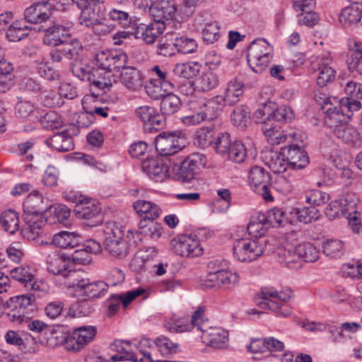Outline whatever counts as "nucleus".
Returning <instances> with one entry per match:
<instances>
[{"label": "nucleus", "instance_id": "nucleus-1", "mask_svg": "<svg viewBox=\"0 0 362 362\" xmlns=\"http://www.w3.org/2000/svg\"><path fill=\"white\" fill-rule=\"evenodd\" d=\"M204 310L199 307L193 314L189 324L183 325L180 322L171 325L168 329L170 332H183L190 331L197 327L202 333V339L207 346L216 348H223L228 341V332L221 327H211L207 320L204 319Z\"/></svg>", "mask_w": 362, "mask_h": 362}, {"label": "nucleus", "instance_id": "nucleus-2", "mask_svg": "<svg viewBox=\"0 0 362 362\" xmlns=\"http://www.w3.org/2000/svg\"><path fill=\"white\" fill-rule=\"evenodd\" d=\"M35 297L33 294H23L10 298L6 300L8 311L6 314L7 320L14 325L28 322V327L33 332H40L47 325L38 320L30 321L31 315L36 308Z\"/></svg>", "mask_w": 362, "mask_h": 362}, {"label": "nucleus", "instance_id": "nucleus-3", "mask_svg": "<svg viewBox=\"0 0 362 362\" xmlns=\"http://www.w3.org/2000/svg\"><path fill=\"white\" fill-rule=\"evenodd\" d=\"M128 57L124 52L109 50L101 51L95 55L94 64L97 66L98 79L93 80V86L105 93L112 87L111 74L124 69Z\"/></svg>", "mask_w": 362, "mask_h": 362}, {"label": "nucleus", "instance_id": "nucleus-4", "mask_svg": "<svg viewBox=\"0 0 362 362\" xmlns=\"http://www.w3.org/2000/svg\"><path fill=\"white\" fill-rule=\"evenodd\" d=\"M211 237V233L206 228H199L193 234H182L170 241V247L175 254L181 257H194L203 253L200 241Z\"/></svg>", "mask_w": 362, "mask_h": 362}, {"label": "nucleus", "instance_id": "nucleus-5", "mask_svg": "<svg viewBox=\"0 0 362 362\" xmlns=\"http://www.w3.org/2000/svg\"><path fill=\"white\" fill-rule=\"evenodd\" d=\"M105 250L112 257L122 259L129 254L127 241L124 239V230L115 221L107 222L103 226Z\"/></svg>", "mask_w": 362, "mask_h": 362}, {"label": "nucleus", "instance_id": "nucleus-6", "mask_svg": "<svg viewBox=\"0 0 362 362\" xmlns=\"http://www.w3.org/2000/svg\"><path fill=\"white\" fill-rule=\"evenodd\" d=\"M73 23L69 21H59L50 18L43 25L35 28L37 32H43V43L57 47L71 37Z\"/></svg>", "mask_w": 362, "mask_h": 362}, {"label": "nucleus", "instance_id": "nucleus-7", "mask_svg": "<svg viewBox=\"0 0 362 362\" xmlns=\"http://www.w3.org/2000/svg\"><path fill=\"white\" fill-rule=\"evenodd\" d=\"M291 294V290L278 292L273 288H264L261 291L262 300L258 304L261 308L270 310L278 315L286 317L291 313V309L286 305Z\"/></svg>", "mask_w": 362, "mask_h": 362}, {"label": "nucleus", "instance_id": "nucleus-8", "mask_svg": "<svg viewBox=\"0 0 362 362\" xmlns=\"http://www.w3.org/2000/svg\"><path fill=\"white\" fill-rule=\"evenodd\" d=\"M272 47L264 39L255 40L247 48V61L255 73H262L268 66L271 59Z\"/></svg>", "mask_w": 362, "mask_h": 362}, {"label": "nucleus", "instance_id": "nucleus-9", "mask_svg": "<svg viewBox=\"0 0 362 362\" xmlns=\"http://www.w3.org/2000/svg\"><path fill=\"white\" fill-rule=\"evenodd\" d=\"M214 149L217 153L223 157L228 158L236 163H243L246 156V148L241 141L231 142L228 133H222L219 135L215 143Z\"/></svg>", "mask_w": 362, "mask_h": 362}, {"label": "nucleus", "instance_id": "nucleus-10", "mask_svg": "<svg viewBox=\"0 0 362 362\" xmlns=\"http://www.w3.org/2000/svg\"><path fill=\"white\" fill-rule=\"evenodd\" d=\"M206 165L204 155L195 153L185 158L179 165L175 164L173 168L175 178L182 182H194L195 175L201 167Z\"/></svg>", "mask_w": 362, "mask_h": 362}, {"label": "nucleus", "instance_id": "nucleus-11", "mask_svg": "<svg viewBox=\"0 0 362 362\" xmlns=\"http://www.w3.org/2000/svg\"><path fill=\"white\" fill-rule=\"evenodd\" d=\"M153 21L165 25L172 20H185L189 16H184L180 12L175 0H158L150 8Z\"/></svg>", "mask_w": 362, "mask_h": 362}, {"label": "nucleus", "instance_id": "nucleus-12", "mask_svg": "<svg viewBox=\"0 0 362 362\" xmlns=\"http://www.w3.org/2000/svg\"><path fill=\"white\" fill-rule=\"evenodd\" d=\"M337 201L342 209V216L349 219V225L353 232L359 233L361 223L356 211L359 201L357 194L354 192L344 189Z\"/></svg>", "mask_w": 362, "mask_h": 362}, {"label": "nucleus", "instance_id": "nucleus-13", "mask_svg": "<svg viewBox=\"0 0 362 362\" xmlns=\"http://www.w3.org/2000/svg\"><path fill=\"white\" fill-rule=\"evenodd\" d=\"M233 252L234 257L240 262H252L263 254L264 247L257 240L240 238L234 242Z\"/></svg>", "mask_w": 362, "mask_h": 362}, {"label": "nucleus", "instance_id": "nucleus-14", "mask_svg": "<svg viewBox=\"0 0 362 362\" xmlns=\"http://www.w3.org/2000/svg\"><path fill=\"white\" fill-rule=\"evenodd\" d=\"M361 108V103L357 98L342 99L339 106L329 107L326 110L325 122L328 125L334 124V122H343L349 119L351 115L349 112L357 111Z\"/></svg>", "mask_w": 362, "mask_h": 362}, {"label": "nucleus", "instance_id": "nucleus-15", "mask_svg": "<svg viewBox=\"0 0 362 362\" xmlns=\"http://www.w3.org/2000/svg\"><path fill=\"white\" fill-rule=\"evenodd\" d=\"M248 181L252 189L259 194L265 202H269L273 200L268 185L269 174L264 168L253 166L249 172Z\"/></svg>", "mask_w": 362, "mask_h": 362}, {"label": "nucleus", "instance_id": "nucleus-16", "mask_svg": "<svg viewBox=\"0 0 362 362\" xmlns=\"http://www.w3.org/2000/svg\"><path fill=\"white\" fill-rule=\"evenodd\" d=\"M155 146L160 156L167 157L181 151L185 147V140L173 133L162 132L156 136Z\"/></svg>", "mask_w": 362, "mask_h": 362}, {"label": "nucleus", "instance_id": "nucleus-17", "mask_svg": "<svg viewBox=\"0 0 362 362\" xmlns=\"http://www.w3.org/2000/svg\"><path fill=\"white\" fill-rule=\"evenodd\" d=\"M238 281L239 276L237 273L220 269L209 272L204 280V285L208 288L230 289L233 288Z\"/></svg>", "mask_w": 362, "mask_h": 362}, {"label": "nucleus", "instance_id": "nucleus-18", "mask_svg": "<svg viewBox=\"0 0 362 362\" xmlns=\"http://www.w3.org/2000/svg\"><path fill=\"white\" fill-rule=\"evenodd\" d=\"M333 124L329 126L334 127L333 132L337 139L349 146H361L362 139L360 133L356 128L348 123L347 119L343 122H334Z\"/></svg>", "mask_w": 362, "mask_h": 362}, {"label": "nucleus", "instance_id": "nucleus-19", "mask_svg": "<svg viewBox=\"0 0 362 362\" xmlns=\"http://www.w3.org/2000/svg\"><path fill=\"white\" fill-rule=\"evenodd\" d=\"M78 134V130L75 125H71L68 129L47 139L45 143L57 151H69L74 148L73 136Z\"/></svg>", "mask_w": 362, "mask_h": 362}, {"label": "nucleus", "instance_id": "nucleus-20", "mask_svg": "<svg viewBox=\"0 0 362 362\" xmlns=\"http://www.w3.org/2000/svg\"><path fill=\"white\" fill-rule=\"evenodd\" d=\"M77 7L81 9L79 23L86 27H90L100 24V21H105L104 9L101 6H96L87 2L80 4L77 0H71Z\"/></svg>", "mask_w": 362, "mask_h": 362}, {"label": "nucleus", "instance_id": "nucleus-21", "mask_svg": "<svg viewBox=\"0 0 362 362\" xmlns=\"http://www.w3.org/2000/svg\"><path fill=\"white\" fill-rule=\"evenodd\" d=\"M52 10L50 6L47 8L43 4L36 2L25 10L24 19L23 20L27 24H33V29L35 30L36 28L43 25L44 23H47L51 18Z\"/></svg>", "mask_w": 362, "mask_h": 362}, {"label": "nucleus", "instance_id": "nucleus-22", "mask_svg": "<svg viewBox=\"0 0 362 362\" xmlns=\"http://www.w3.org/2000/svg\"><path fill=\"white\" fill-rule=\"evenodd\" d=\"M47 271L54 275L68 276L73 270L69 255L54 251L49 254L46 259Z\"/></svg>", "mask_w": 362, "mask_h": 362}, {"label": "nucleus", "instance_id": "nucleus-23", "mask_svg": "<svg viewBox=\"0 0 362 362\" xmlns=\"http://www.w3.org/2000/svg\"><path fill=\"white\" fill-rule=\"evenodd\" d=\"M102 208L96 201L86 199L81 204L76 206L74 212L79 219L92 221L91 226H97L101 222Z\"/></svg>", "mask_w": 362, "mask_h": 362}, {"label": "nucleus", "instance_id": "nucleus-24", "mask_svg": "<svg viewBox=\"0 0 362 362\" xmlns=\"http://www.w3.org/2000/svg\"><path fill=\"white\" fill-rule=\"evenodd\" d=\"M281 148L282 155L286 157L291 168L303 169L309 163V157L307 153L299 145L291 144Z\"/></svg>", "mask_w": 362, "mask_h": 362}, {"label": "nucleus", "instance_id": "nucleus-25", "mask_svg": "<svg viewBox=\"0 0 362 362\" xmlns=\"http://www.w3.org/2000/svg\"><path fill=\"white\" fill-rule=\"evenodd\" d=\"M69 255L70 262L75 264H88L92 260V255L100 250V245L93 240H89L83 244L79 243V246Z\"/></svg>", "mask_w": 362, "mask_h": 362}, {"label": "nucleus", "instance_id": "nucleus-26", "mask_svg": "<svg viewBox=\"0 0 362 362\" xmlns=\"http://www.w3.org/2000/svg\"><path fill=\"white\" fill-rule=\"evenodd\" d=\"M332 59L324 54L317 58L316 69L317 76L316 83L320 87H325L335 79L336 71L330 66Z\"/></svg>", "mask_w": 362, "mask_h": 362}, {"label": "nucleus", "instance_id": "nucleus-27", "mask_svg": "<svg viewBox=\"0 0 362 362\" xmlns=\"http://www.w3.org/2000/svg\"><path fill=\"white\" fill-rule=\"evenodd\" d=\"M169 165L164 160L161 156H156L155 158H147L142 162L143 170L151 177L163 180L169 171Z\"/></svg>", "mask_w": 362, "mask_h": 362}, {"label": "nucleus", "instance_id": "nucleus-28", "mask_svg": "<svg viewBox=\"0 0 362 362\" xmlns=\"http://www.w3.org/2000/svg\"><path fill=\"white\" fill-rule=\"evenodd\" d=\"M76 291L87 298H100L105 296L108 287L107 283L103 281L88 282L81 279L76 285Z\"/></svg>", "mask_w": 362, "mask_h": 362}, {"label": "nucleus", "instance_id": "nucleus-29", "mask_svg": "<svg viewBox=\"0 0 362 362\" xmlns=\"http://www.w3.org/2000/svg\"><path fill=\"white\" fill-rule=\"evenodd\" d=\"M191 91L197 90L201 92L209 91L215 88L218 83V76L208 70L203 71L194 81H187Z\"/></svg>", "mask_w": 362, "mask_h": 362}, {"label": "nucleus", "instance_id": "nucleus-30", "mask_svg": "<svg viewBox=\"0 0 362 362\" xmlns=\"http://www.w3.org/2000/svg\"><path fill=\"white\" fill-rule=\"evenodd\" d=\"M49 209L47 204H45V199L40 194H31L23 202V216H36L42 218L43 213Z\"/></svg>", "mask_w": 362, "mask_h": 362}, {"label": "nucleus", "instance_id": "nucleus-31", "mask_svg": "<svg viewBox=\"0 0 362 362\" xmlns=\"http://www.w3.org/2000/svg\"><path fill=\"white\" fill-rule=\"evenodd\" d=\"M25 225L21 230L23 237L28 240H35L44 233L45 221L36 216H24Z\"/></svg>", "mask_w": 362, "mask_h": 362}, {"label": "nucleus", "instance_id": "nucleus-32", "mask_svg": "<svg viewBox=\"0 0 362 362\" xmlns=\"http://www.w3.org/2000/svg\"><path fill=\"white\" fill-rule=\"evenodd\" d=\"M204 16H207L206 13H203L198 15L195 18V22L203 26L202 28V38L207 44H213L220 37V26L217 21H207L206 18L204 19Z\"/></svg>", "mask_w": 362, "mask_h": 362}, {"label": "nucleus", "instance_id": "nucleus-33", "mask_svg": "<svg viewBox=\"0 0 362 362\" xmlns=\"http://www.w3.org/2000/svg\"><path fill=\"white\" fill-rule=\"evenodd\" d=\"M165 29L163 23L153 21V23L148 25L141 24L138 26L136 35L137 37H141L146 44H152Z\"/></svg>", "mask_w": 362, "mask_h": 362}, {"label": "nucleus", "instance_id": "nucleus-34", "mask_svg": "<svg viewBox=\"0 0 362 362\" xmlns=\"http://www.w3.org/2000/svg\"><path fill=\"white\" fill-rule=\"evenodd\" d=\"M120 76L121 83L129 90L136 91L144 86V77L136 68H124Z\"/></svg>", "mask_w": 362, "mask_h": 362}, {"label": "nucleus", "instance_id": "nucleus-35", "mask_svg": "<svg viewBox=\"0 0 362 362\" xmlns=\"http://www.w3.org/2000/svg\"><path fill=\"white\" fill-rule=\"evenodd\" d=\"M71 71L73 74L80 80L90 81L91 91H93L94 88H97L96 86H93V80L98 79V70H95V69H93L87 64H83L81 62H76L72 63ZM92 94L94 97H96L99 95V93L95 95L94 92H92Z\"/></svg>", "mask_w": 362, "mask_h": 362}, {"label": "nucleus", "instance_id": "nucleus-36", "mask_svg": "<svg viewBox=\"0 0 362 362\" xmlns=\"http://www.w3.org/2000/svg\"><path fill=\"white\" fill-rule=\"evenodd\" d=\"M81 243V237L79 234L65 230L54 234L52 238V245L64 249L75 248Z\"/></svg>", "mask_w": 362, "mask_h": 362}, {"label": "nucleus", "instance_id": "nucleus-37", "mask_svg": "<svg viewBox=\"0 0 362 362\" xmlns=\"http://www.w3.org/2000/svg\"><path fill=\"white\" fill-rule=\"evenodd\" d=\"M5 339L8 344L18 346L25 353H35L37 348L33 338L23 339L18 332L13 330L6 332Z\"/></svg>", "mask_w": 362, "mask_h": 362}, {"label": "nucleus", "instance_id": "nucleus-38", "mask_svg": "<svg viewBox=\"0 0 362 362\" xmlns=\"http://www.w3.org/2000/svg\"><path fill=\"white\" fill-rule=\"evenodd\" d=\"M361 14L362 4L354 2L341 10L339 21L344 26H350L359 22Z\"/></svg>", "mask_w": 362, "mask_h": 362}, {"label": "nucleus", "instance_id": "nucleus-39", "mask_svg": "<svg viewBox=\"0 0 362 362\" xmlns=\"http://www.w3.org/2000/svg\"><path fill=\"white\" fill-rule=\"evenodd\" d=\"M31 29L23 19L17 20L8 26L6 37L10 42H18L28 37Z\"/></svg>", "mask_w": 362, "mask_h": 362}, {"label": "nucleus", "instance_id": "nucleus-40", "mask_svg": "<svg viewBox=\"0 0 362 362\" xmlns=\"http://www.w3.org/2000/svg\"><path fill=\"white\" fill-rule=\"evenodd\" d=\"M265 164L272 172L276 174L285 172L289 166L286 157L282 155V148H281L279 153L269 151L265 156Z\"/></svg>", "mask_w": 362, "mask_h": 362}, {"label": "nucleus", "instance_id": "nucleus-41", "mask_svg": "<svg viewBox=\"0 0 362 362\" xmlns=\"http://www.w3.org/2000/svg\"><path fill=\"white\" fill-rule=\"evenodd\" d=\"M243 93V83L242 81L234 78L228 82L224 92L223 100L226 104L233 106L239 100Z\"/></svg>", "mask_w": 362, "mask_h": 362}, {"label": "nucleus", "instance_id": "nucleus-42", "mask_svg": "<svg viewBox=\"0 0 362 362\" xmlns=\"http://www.w3.org/2000/svg\"><path fill=\"white\" fill-rule=\"evenodd\" d=\"M269 223L264 213H258L257 216L252 217L247 225V231L254 237H262L266 234L270 228Z\"/></svg>", "mask_w": 362, "mask_h": 362}, {"label": "nucleus", "instance_id": "nucleus-43", "mask_svg": "<svg viewBox=\"0 0 362 362\" xmlns=\"http://www.w3.org/2000/svg\"><path fill=\"white\" fill-rule=\"evenodd\" d=\"M15 110L16 114L20 117L27 119L32 122H37L39 120V110L30 101L19 100L16 105Z\"/></svg>", "mask_w": 362, "mask_h": 362}, {"label": "nucleus", "instance_id": "nucleus-44", "mask_svg": "<svg viewBox=\"0 0 362 362\" xmlns=\"http://www.w3.org/2000/svg\"><path fill=\"white\" fill-rule=\"evenodd\" d=\"M175 43L174 35L173 33H167L165 36L159 39L156 45V54L165 57L175 55L177 53Z\"/></svg>", "mask_w": 362, "mask_h": 362}, {"label": "nucleus", "instance_id": "nucleus-45", "mask_svg": "<svg viewBox=\"0 0 362 362\" xmlns=\"http://www.w3.org/2000/svg\"><path fill=\"white\" fill-rule=\"evenodd\" d=\"M270 226H281L287 223H293V217L289 211H284L282 209L273 208L264 214Z\"/></svg>", "mask_w": 362, "mask_h": 362}, {"label": "nucleus", "instance_id": "nucleus-46", "mask_svg": "<svg viewBox=\"0 0 362 362\" xmlns=\"http://www.w3.org/2000/svg\"><path fill=\"white\" fill-rule=\"evenodd\" d=\"M224 105L223 98L221 95H216L204 103L203 107L204 110L202 111V113L205 119L212 120L218 117L221 112Z\"/></svg>", "mask_w": 362, "mask_h": 362}, {"label": "nucleus", "instance_id": "nucleus-47", "mask_svg": "<svg viewBox=\"0 0 362 362\" xmlns=\"http://www.w3.org/2000/svg\"><path fill=\"white\" fill-rule=\"evenodd\" d=\"M181 107L180 98L177 95L170 92L161 100L160 110L163 115L170 116L177 112Z\"/></svg>", "mask_w": 362, "mask_h": 362}, {"label": "nucleus", "instance_id": "nucleus-48", "mask_svg": "<svg viewBox=\"0 0 362 362\" xmlns=\"http://www.w3.org/2000/svg\"><path fill=\"white\" fill-rule=\"evenodd\" d=\"M134 208L142 219H156L160 216L159 207L150 202L138 200L134 203Z\"/></svg>", "mask_w": 362, "mask_h": 362}, {"label": "nucleus", "instance_id": "nucleus-49", "mask_svg": "<svg viewBox=\"0 0 362 362\" xmlns=\"http://www.w3.org/2000/svg\"><path fill=\"white\" fill-rule=\"evenodd\" d=\"M262 130L268 141L272 145H279L284 142L288 137V135L278 129L274 123L264 122Z\"/></svg>", "mask_w": 362, "mask_h": 362}, {"label": "nucleus", "instance_id": "nucleus-50", "mask_svg": "<svg viewBox=\"0 0 362 362\" xmlns=\"http://www.w3.org/2000/svg\"><path fill=\"white\" fill-rule=\"evenodd\" d=\"M289 214L293 220L296 217L300 222L305 224L317 220L320 216L318 210L313 206L291 209Z\"/></svg>", "mask_w": 362, "mask_h": 362}, {"label": "nucleus", "instance_id": "nucleus-51", "mask_svg": "<svg viewBox=\"0 0 362 362\" xmlns=\"http://www.w3.org/2000/svg\"><path fill=\"white\" fill-rule=\"evenodd\" d=\"M155 219H141L139 223V231L136 233L148 236L153 239L158 238L161 235L160 224L154 221Z\"/></svg>", "mask_w": 362, "mask_h": 362}, {"label": "nucleus", "instance_id": "nucleus-52", "mask_svg": "<svg viewBox=\"0 0 362 362\" xmlns=\"http://www.w3.org/2000/svg\"><path fill=\"white\" fill-rule=\"evenodd\" d=\"M0 224L6 232L14 234L19 228L18 213L11 209L4 211L1 216Z\"/></svg>", "mask_w": 362, "mask_h": 362}, {"label": "nucleus", "instance_id": "nucleus-53", "mask_svg": "<svg viewBox=\"0 0 362 362\" xmlns=\"http://www.w3.org/2000/svg\"><path fill=\"white\" fill-rule=\"evenodd\" d=\"M55 334V338L60 339L59 343L62 344L68 351H76L83 348L82 343L78 340L75 330L71 333L56 332Z\"/></svg>", "mask_w": 362, "mask_h": 362}, {"label": "nucleus", "instance_id": "nucleus-54", "mask_svg": "<svg viewBox=\"0 0 362 362\" xmlns=\"http://www.w3.org/2000/svg\"><path fill=\"white\" fill-rule=\"evenodd\" d=\"M250 119V112L245 105H239L234 108L231 114V121L233 124L243 130Z\"/></svg>", "mask_w": 362, "mask_h": 362}, {"label": "nucleus", "instance_id": "nucleus-55", "mask_svg": "<svg viewBox=\"0 0 362 362\" xmlns=\"http://www.w3.org/2000/svg\"><path fill=\"white\" fill-rule=\"evenodd\" d=\"M168 87L158 80H148L144 85L146 94L153 100H162L168 93Z\"/></svg>", "mask_w": 362, "mask_h": 362}, {"label": "nucleus", "instance_id": "nucleus-56", "mask_svg": "<svg viewBox=\"0 0 362 362\" xmlns=\"http://www.w3.org/2000/svg\"><path fill=\"white\" fill-rule=\"evenodd\" d=\"M353 50L349 62V69L362 76V45L360 42L354 41L353 45L349 44Z\"/></svg>", "mask_w": 362, "mask_h": 362}, {"label": "nucleus", "instance_id": "nucleus-57", "mask_svg": "<svg viewBox=\"0 0 362 362\" xmlns=\"http://www.w3.org/2000/svg\"><path fill=\"white\" fill-rule=\"evenodd\" d=\"M296 252H298L299 259L307 262H313L319 257V251L309 243L298 245L296 247Z\"/></svg>", "mask_w": 362, "mask_h": 362}, {"label": "nucleus", "instance_id": "nucleus-58", "mask_svg": "<svg viewBox=\"0 0 362 362\" xmlns=\"http://www.w3.org/2000/svg\"><path fill=\"white\" fill-rule=\"evenodd\" d=\"M61 45L64 57L69 59L77 58L83 49L82 44L77 38H70Z\"/></svg>", "mask_w": 362, "mask_h": 362}, {"label": "nucleus", "instance_id": "nucleus-59", "mask_svg": "<svg viewBox=\"0 0 362 362\" xmlns=\"http://www.w3.org/2000/svg\"><path fill=\"white\" fill-rule=\"evenodd\" d=\"M199 64L197 63L191 64H177L173 69V73L175 76L190 81L199 72Z\"/></svg>", "mask_w": 362, "mask_h": 362}, {"label": "nucleus", "instance_id": "nucleus-60", "mask_svg": "<svg viewBox=\"0 0 362 362\" xmlns=\"http://www.w3.org/2000/svg\"><path fill=\"white\" fill-rule=\"evenodd\" d=\"M322 252L331 258H339L344 254V243L339 240H327L323 243Z\"/></svg>", "mask_w": 362, "mask_h": 362}, {"label": "nucleus", "instance_id": "nucleus-61", "mask_svg": "<svg viewBox=\"0 0 362 362\" xmlns=\"http://www.w3.org/2000/svg\"><path fill=\"white\" fill-rule=\"evenodd\" d=\"M10 275L13 279L19 281L24 287L25 284H30L34 276L30 267L23 265L13 268L10 271Z\"/></svg>", "mask_w": 362, "mask_h": 362}, {"label": "nucleus", "instance_id": "nucleus-62", "mask_svg": "<svg viewBox=\"0 0 362 362\" xmlns=\"http://www.w3.org/2000/svg\"><path fill=\"white\" fill-rule=\"evenodd\" d=\"M165 115L159 114L157 110L153 115L144 124V130L146 133H156L165 128L166 124Z\"/></svg>", "mask_w": 362, "mask_h": 362}, {"label": "nucleus", "instance_id": "nucleus-63", "mask_svg": "<svg viewBox=\"0 0 362 362\" xmlns=\"http://www.w3.org/2000/svg\"><path fill=\"white\" fill-rule=\"evenodd\" d=\"M155 344L160 353L164 356H168L177 352L178 344L173 343L168 338L160 336L155 340Z\"/></svg>", "mask_w": 362, "mask_h": 362}, {"label": "nucleus", "instance_id": "nucleus-64", "mask_svg": "<svg viewBox=\"0 0 362 362\" xmlns=\"http://www.w3.org/2000/svg\"><path fill=\"white\" fill-rule=\"evenodd\" d=\"M294 113L291 107L283 105L272 111V122H290L294 119Z\"/></svg>", "mask_w": 362, "mask_h": 362}]
</instances>
